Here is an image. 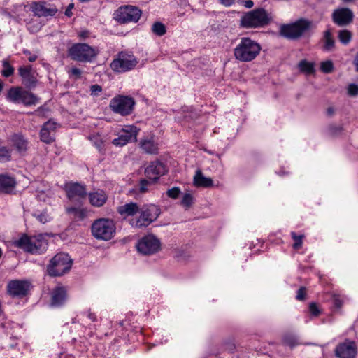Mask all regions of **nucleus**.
<instances>
[{
    "instance_id": "obj_1",
    "label": "nucleus",
    "mask_w": 358,
    "mask_h": 358,
    "mask_svg": "<svg viewBox=\"0 0 358 358\" xmlns=\"http://www.w3.org/2000/svg\"><path fill=\"white\" fill-rule=\"evenodd\" d=\"M315 28L313 22L306 18H299L294 22L282 24L280 35L287 39L296 41Z\"/></svg>"
},
{
    "instance_id": "obj_2",
    "label": "nucleus",
    "mask_w": 358,
    "mask_h": 358,
    "mask_svg": "<svg viewBox=\"0 0 358 358\" xmlns=\"http://www.w3.org/2000/svg\"><path fill=\"white\" fill-rule=\"evenodd\" d=\"M262 47L256 41L249 37H242L234 49V58L241 62L254 60L260 53Z\"/></svg>"
},
{
    "instance_id": "obj_3",
    "label": "nucleus",
    "mask_w": 358,
    "mask_h": 358,
    "mask_svg": "<svg viewBox=\"0 0 358 358\" xmlns=\"http://www.w3.org/2000/svg\"><path fill=\"white\" fill-rule=\"evenodd\" d=\"M139 216L129 220L131 227L145 228L154 222L161 214L160 208L155 204H145L140 207Z\"/></svg>"
},
{
    "instance_id": "obj_4",
    "label": "nucleus",
    "mask_w": 358,
    "mask_h": 358,
    "mask_svg": "<svg viewBox=\"0 0 358 358\" xmlns=\"http://www.w3.org/2000/svg\"><path fill=\"white\" fill-rule=\"evenodd\" d=\"M91 233L94 238L99 241H110L116 234V224L109 218H99L91 225Z\"/></svg>"
},
{
    "instance_id": "obj_5",
    "label": "nucleus",
    "mask_w": 358,
    "mask_h": 358,
    "mask_svg": "<svg viewBox=\"0 0 358 358\" xmlns=\"http://www.w3.org/2000/svg\"><path fill=\"white\" fill-rule=\"evenodd\" d=\"M96 48L84 43L73 44L68 49V56L73 61L79 62H92L99 55Z\"/></svg>"
},
{
    "instance_id": "obj_6",
    "label": "nucleus",
    "mask_w": 358,
    "mask_h": 358,
    "mask_svg": "<svg viewBox=\"0 0 358 358\" xmlns=\"http://www.w3.org/2000/svg\"><path fill=\"white\" fill-rule=\"evenodd\" d=\"M270 21L266 10L260 8L246 13L241 17L240 24L244 28H257L268 25Z\"/></svg>"
},
{
    "instance_id": "obj_7",
    "label": "nucleus",
    "mask_w": 358,
    "mask_h": 358,
    "mask_svg": "<svg viewBox=\"0 0 358 358\" xmlns=\"http://www.w3.org/2000/svg\"><path fill=\"white\" fill-rule=\"evenodd\" d=\"M73 261L68 254L60 252L55 255L47 266V273L50 276H61L71 269Z\"/></svg>"
},
{
    "instance_id": "obj_8",
    "label": "nucleus",
    "mask_w": 358,
    "mask_h": 358,
    "mask_svg": "<svg viewBox=\"0 0 358 358\" xmlns=\"http://www.w3.org/2000/svg\"><path fill=\"white\" fill-rule=\"evenodd\" d=\"M138 63V59L131 52L121 51L115 56L110 67L114 72L122 73L134 69Z\"/></svg>"
},
{
    "instance_id": "obj_9",
    "label": "nucleus",
    "mask_w": 358,
    "mask_h": 358,
    "mask_svg": "<svg viewBox=\"0 0 358 358\" xmlns=\"http://www.w3.org/2000/svg\"><path fill=\"white\" fill-rule=\"evenodd\" d=\"M142 15V11L134 6H122L113 13V19L119 24L137 22Z\"/></svg>"
},
{
    "instance_id": "obj_10",
    "label": "nucleus",
    "mask_w": 358,
    "mask_h": 358,
    "mask_svg": "<svg viewBox=\"0 0 358 358\" xmlns=\"http://www.w3.org/2000/svg\"><path fill=\"white\" fill-rule=\"evenodd\" d=\"M7 99L15 103H23L25 106L35 105L39 99L32 92L21 87H12L8 91Z\"/></svg>"
},
{
    "instance_id": "obj_11",
    "label": "nucleus",
    "mask_w": 358,
    "mask_h": 358,
    "mask_svg": "<svg viewBox=\"0 0 358 358\" xmlns=\"http://www.w3.org/2000/svg\"><path fill=\"white\" fill-rule=\"evenodd\" d=\"M136 104L134 98L129 96L118 95L110 100L109 106L115 113L122 116L130 115Z\"/></svg>"
},
{
    "instance_id": "obj_12",
    "label": "nucleus",
    "mask_w": 358,
    "mask_h": 358,
    "mask_svg": "<svg viewBox=\"0 0 358 358\" xmlns=\"http://www.w3.org/2000/svg\"><path fill=\"white\" fill-rule=\"evenodd\" d=\"M138 251L145 255H150L157 252L160 250L161 243L159 240L152 234L143 237L137 243Z\"/></svg>"
},
{
    "instance_id": "obj_13",
    "label": "nucleus",
    "mask_w": 358,
    "mask_h": 358,
    "mask_svg": "<svg viewBox=\"0 0 358 358\" xmlns=\"http://www.w3.org/2000/svg\"><path fill=\"white\" fill-rule=\"evenodd\" d=\"M30 287L31 283L28 280H13L8 282L6 289L13 298L22 299L28 294Z\"/></svg>"
},
{
    "instance_id": "obj_14",
    "label": "nucleus",
    "mask_w": 358,
    "mask_h": 358,
    "mask_svg": "<svg viewBox=\"0 0 358 358\" xmlns=\"http://www.w3.org/2000/svg\"><path fill=\"white\" fill-rule=\"evenodd\" d=\"M139 129L134 125L126 126L123 128L117 138H114L113 144L116 146H124L128 143L137 141Z\"/></svg>"
},
{
    "instance_id": "obj_15",
    "label": "nucleus",
    "mask_w": 358,
    "mask_h": 358,
    "mask_svg": "<svg viewBox=\"0 0 358 358\" xmlns=\"http://www.w3.org/2000/svg\"><path fill=\"white\" fill-rule=\"evenodd\" d=\"M334 352L337 358H355L357 353V345L355 341L346 339L337 345Z\"/></svg>"
},
{
    "instance_id": "obj_16",
    "label": "nucleus",
    "mask_w": 358,
    "mask_h": 358,
    "mask_svg": "<svg viewBox=\"0 0 358 358\" xmlns=\"http://www.w3.org/2000/svg\"><path fill=\"white\" fill-rule=\"evenodd\" d=\"M18 73L22 78V84L27 88L31 90L36 86L38 82L36 73L33 70L31 65L20 66Z\"/></svg>"
},
{
    "instance_id": "obj_17",
    "label": "nucleus",
    "mask_w": 358,
    "mask_h": 358,
    "mask_svg": "<svg viewBox=\"0 0 358 358\" xmlns=\"http://www.w3.org/2000/svg\"><path fill=\"white\" fill-rule=\"evenodd\" d=\"M332 21L338 27H345L352 22L354 14L348 8H338L332 13Z\"/></svg>"
},
{
    "instance_id": "obj_18",
    "label": "nucleus",
    "mask_w": 358,
    "mask_h": 358,
    "mask_svg": "<svg viewBox=\"0 0 358 358\" xmlns=\"http://www.w3.org/2000/svg\"><path fill=\"white\" fill-rule=\"evenodd\" d=\"M166 172V166L159 161H155L145 169V175L152 183H155Z\"/></svg>"
},
{
    "instance_id": "obj_19",
    "label": "nucleus",
    "mask_w": 358,
    "mask_h": 358,
    "mask_svg": "<svg viewBox=\"0 0 358 358\" xmlns=\"http://www.w3.org/2000/svg\"><path fill=\"white\" fill-rule=\"evenodd\" d=\"M65 191L69 199H73L76 197L84 199L87 195L86 186L78 182L67 184L65 187Z\"/></svg>"
},
{
    "instance_id": "obj_20",
    "label": "nucleus",
    "mask_w": 358,
    "mask_h": 358,
    "mask_svg": "<svg viewBox=\"0 0 358 358\" xmlns=\"http://www.w3.org/2000/svg\"><path fill=\"white\" fill-rule=\"evenodd\" d=\"M12 146L20 155H24L29 149V141L21 133L13 134L9 137Z\"/></svg>"
},
{
    "instance_id": "obj_21",
    "label": "nucleus",
    "mask_w": 358,
    "mask_h": 358,
    "mask_svg": "<svg viewBox=\"0 0 358 358\" xmlns=\"http://www.w3.org/2000/svg\"><path fill=\"white\" fill-rule=\"evenodd\" d=\"M57 128V123L48 120L43 124L40 131V138L41 141L50 144L55 141V131Z\"/></svg>"
},
{
    "instance_id": "obj_22",
    "label": "nucleus",
    "mask_w": 358,
    "mask_h": 358,
    "mask_svg": "<svg viewBox=\"0 0 358 358\" xmlns=\"http://www.w3.org/2000/svg\"><path fill=\"white\" fill-rule=\"evenodd\" d=\"M31 9L38 17L54 16L57 13V9L55 6L48 7L45 2H33Z\"/></svg>"
},
{
    "instance_id": "obj_23",
    "label": "nucleus",
    "mask_w": 358,
    "mask_h": 358,
    "mask_svg": "<svg viewBox=\"0 0 358 358\" xmlns=\"http://www.w3.org/2000/svg\"><path fill=\"white\" fill-rule=\"evenodd\" d=\"M67 299V290L63 286L54 288L51 293L50 305L53 307L62 306Z\"/></svg>"
},
{
    "instance_id": "obj_24",
    "label": "nucleus",
    "mask_w": 358,
    "mask_h": 358,
    "mask_svg": "<svg viewBox=\"0 0 358 358\" xmlns=\"http://www.w3.org/2000/svg\"><path fill=\"white\" fill-rule=\"evenodd\" d=\"M87 196H88L90 203L94 207H102L108 200L106 193L102 189L91 192Z\"/></svg>"
},
{
    "instance_id": "obj_25",
    "label": "nucleus",
    "mask_w": 358,
    "mask_h": 358,
    "mask_svg": "<svg viewBox=\"0 0 358 358\" xmlns=\"http://www.w3.org/2000/svg\"><path fill=\"white\" fill-rule=\"evenodd\" d=\"M15 179L7 174H0V194H10L16 186Z\"/></svg>"
},
{
    "instance_id": "obj_26",
    "label": "nucleus",
    "mask_w": 358,
    "mask_h": 358,
    "mask_svg": "<svg viewBox=\"0 0 358 358\" xmlns=\"http://www.w3.org/2000/svg\"><path fill=\"white\" fill-rule=\"evenodd\" d=\"M139 210L140 206L134 202L127 203L117 208V213L124 219L136 215Z\"/></svg>"
},
{
    "instance_id": "obj_27",
    "label": "nucleus",
    "mask_w": 358,
    "mask_h": 358,
    "mask_svg": "<svg viewBox=\"0 0 358 358\" xmlns=\"http://www.w3.org/2000/svg\"><path fill=\"white\" fill-rule=\"evenodd\" d=\"M32 254H41L48 248V241L42 234L31 236Z\"/></svg>"
},
{
    "instance_id": "obj_28",
    "label": "nucleus",
    "mask_w": 358,
    "mask_h": 358,
    "mask_svg": "<svg viewBox=\"0 0 358 358\" xmlns=\"http://www.w3.org/2000/svg\"><path fill=\"white\" fill-rule=\"evenodd\" d=\"M13 245L26 252L32 254L31 236L27 234H21L18 239L13 241Z\"/></svg>"
},
{
    "instance_id": "obj_29",
    "label": "nucleus",
    "mask_w": 358,
    "mask_h": 358,
    "mask_svg": "<svg viewBox=\"0 0 358 358\" xmlns=\"http://www.w3.org/2000/svg\"><path fill=\"white\" fill-rule=\"evenodd\" d=\"M194 185L197 187L208 188L213 186V181L210 178L205 177L201 170L197 169L194 176Z\"/></svg>"
},
{
    "instance_id": "obj_30",
    "label": "nucleus",
    "mask_w": 358,
    "mask_h": 358,
    "mask_svg": "<svg viewBox=\"0 0 358 358\" xmlns=\"http://www.w3.org/2000/svg\"><path fill=\"white\" fill-rule=\"evenodd\" d=\"M322 41L323 43L322 48L323 51L330 52L335 48V40L330 29L324 31Z\"/></svg>"
},
{
    "instance_id": "obj_31",
    "label": "nucleus",
    "mask_w": 358,
    "mask_h": 358,
    "mask_svg": "<svg viewBox=\"0 0 358 358\" xmlns=\"http://www.w3.org/2000/svg\"><path fill=\"white\" fill-rule=\"evenodd\" d=\"M141 148L148 154H157V144L152 139H145L140 143Z\"/></svg>"
},
{
    "instance_id": "obj_32",
    "label": "nucleus",
    "mask_w": 358,
    "mask_h": 358,
    "mask_svg": "<svg viewBox=\"0 0 358 358\" xmlns=\"http://www.w3.org/2000/svg\"><path fill=\"white\" fill-rule=\"evenodd\" d=\"M66 212L78 220H83L87 217V210L85 208L71 207L66 209Z\"/></svg>"
},
{
    "instance_id": "obj_33",
    "label": "nucleus",
    "mask_w": 358,
    "mask_h": 358,
    "mask_svg": "<svg viewBox=\"0 0 358 358\" xmlns=\"http://www.w3.org/2000/svg\"><path fill=\"white\" fill-rule=\"evenodd\" d=\"M299 68L301 72L308 75H310L315 72L314 64L313 62H309L306 59L301 60L299 63Z\"/></svg>"
},
{
    "instance_id": "obj_34",
    "label": "nucleus",
    "mask_w": 358,
    "mask_h": 358,
    "mask_svg": "<svg viewBox=\"0 0 358 358\" xmlns=\"http://www.w3.org/2000/svg\"><path fill=\"white\" fill-rule=\"evenodd\" d=\"M352 33L348 29H342L338 32V38L339 41L346 45H348L352 40Z\"/></svg>"
},
{
    "instance_id": "obj_35",
    "label": "nucleus",
    "mask_w": 358,
    "mask_h": 358,
    "mask_svg": "<svg viewBox=\"0 0 358 358\" xmlns=\"http://www.w3.org/2000/svg\"><path fill=\"white\" fill-rule=\"evenodd\" d=\"M282 343L285 345H287L291 348L298 345L299 342L298 341L297 338L291 334H286L282 337Z\"/></svg>"
},
{
    "instance_id": "obj_36",
    "label": "nucleus",
    "mask_w": 358,
    "mask_h": 358,
    "mask_svg": "<svg viewBox=\"0 0 358 358\" xmlns=\"http://www.w3.org/2000/svg\"><path fill=\"white\" fill-rule=\"evenodd\" d=\"M151 29L152 33L157 36H162L166 33V26L160 22H154Z\"/></svg>"
},
{
    "instance_id": "obj_37",
    "label": "nucleus",
    "mask_w": 358,
    "mask_h": 358,
    "mask_svg": "<svg viewBox=\"0 0 358 358\" xmlns=\"http://www.w3.org/2000/svg\"><path fill=\"white\" fill-rule=\"evenodd\" d=\"M1 75L5 78H8L14 73L15 69L11 66L7 59H4L2 62Z\"/></svg>"
},
{
    "instance_id": "obj_38",
    "label": "nucleus",
    "mask_w": 358,
    "mask_h": 358,
    "mask_svg": "<svg viewBox=\"0 0 358 358\" xmlns=\"http://www.w3.org/2000/svg\"><path fill=\"white\" fill-rule=\"evenodd\" d=\"M90 140L92 142L93 145L99 150L100 152H103L105 150L104 143L102 138L99 135H93L89 137Z\"/></svg>"
},
{
    "instance_id": "obj_39",
    "label": "nucleus",
    "mask_w": 358,
    "mask_h": 358,
    "mask_svg": "<svg viewBox=\"0 0 358 358\" xmlns=\"http://www.w3.org/2000/svg\"><path fill=\"white\" fill-rule=\"evenodd\" d=\"M291 236L294 241L292 245L293 248L296 250L301 249L302 247L303 238H304V235H297L296 232L292 231L291 233Z\"/></svg>"
},
{
    "instance_id": "obj_40",
    "label": "nucleus",
    "mask_w": 358,
    "mask_h": 358,
    "mask_svg": "<svg viewBox=\"0 0 358 358\" xmlns=\"http://www.w3.org/2000/svg\"><path fill=\"white\" fill-rule=\"evenodd\" d=\"M321 71L325 73H329L334 70V64L331 60L322 62L320 66Z\"/></svg>"
},
{
    "instance_id": "obj_41",
    "label": "nucleus",
    "mask_w": 358,
    "mask_h": 358,
    "mask_svg": "<svg viewBox=\"0 0 358 358\" xmlns=\"http://www.w3.org/2000/svg\"><path fill=\"white\" fill-rule=\"evenodd\" d=\"M193 203V196L189 193H186L183 195L181 200V204L186 207L189 208Z\"/></svg>"
},
{
    "instance_id": "obj_42",
    "label": "nucleus",
    "mask_w": 358,
    "mask_h": 358,
    "mask_svg": "<svg viewBox=\"0 0 358 358\" xmlns=\"http://www.w3.org/2000/svg\"><path fill=\"white\" fill-rule=\"evenodd\" d=\"M308 310L311 315L313 317H318L321 313V311L315 302H311L309 303Z\"/></svg>"
},
{
    "instance_id": "obj_43",
    "label": "nucleus",
    "mask_w": 358,
    "mask_h": 358,
    "mask_svg": "<svg viewBox=\"0 0 358 358\" xmlns=\"http://www.w3.org/2000/svg\"><path fill=\"white\" fill-rule=\"evenodd\" d=\"M180 194V189L179 187H173L170 189H169L166 192V194L171 199H177Z\"/></svg>"
},
{
    "instance_id": "obj_44",
    "label": "nucleus",
    "mask_w": 358,
    "mask_h": 358,
    "mask_svg": "<svg viewBox=\"0 0 358 358\" xmlns=\"http://www.w3.org/2000/svg\"><path fill=\"white\" fill-rule=\"evenodd\" d=\"M306 288L305 287H301L296 292V299L298 301H305L306 299Z\"/></svg>"
},
{
    "instance_id": "obj_45",
    "label": "nucleus",
    "mask_w": 358,
    "mask_h": 358,
    "mask_svg": "<svg viewBox=\"0 0 358 358\" xmlns=\"http://www.w3.org/2000/svg\"><path fill=\"white\" fill-rule=\"evenodd\" d=\"M69 76L73 77L75 80H78L81 78L82 71L77 67H73L69 71Z\"/></svg>"
},
{
    "instance_id": "obj_46",
    "label": "nucleus",
    "mask_w": 358,
    "mask_h": 358,
    "mask_svg": "<svg viewBox=\"0 0 358 358\" xmlns=\"http://www.w3.org/2000/svg\"><path fill=\"white\" fill-rule=\"evenodd\" d=\"M150 183H152V181L150 182L149 180H148L146 179L141 180L140 182H139V186H140L139 191H140V192L141 193L146 192L148 191V186Z\"/></svg>"
},
{
    "instance_id": "obj_47",
    "label": "nucleus",
    "mask_w": 358,
    "mask_h": 358,
    "mask_svg": "<svg viewBox=\"0 0 358 358\" xmlns=\"http://www.w3.org/2000/svg\"><path fill=\"white\" fill-rule=\"evenodd\" d=\"M348 94L352 96L358 95V85L356 84H350L348 87Z\"/></svg>"
},
{
    "instance_id": "obj_48",
    "label": "nucleus",
    "mask_w": 358,
    "mask_h": 358,
    "mask_svg": "<svg viewBox=\"0 0 358 358\" xmlns=\"http://www.w3.org/2000/svg\"><path fill=\"white\" fill-rule=\"evenodd\" d=\"M102 92V87L101 85L95 84L90 86V93L92 96H99Z\"/></svg>"
},
{
    "instance_id": "obj_49",
    "label": "nucleus",
    "mask_w": 358,
    "mask_h": 358,
    "mask_svg": "<svg viewBox=\"0 0 358 358\" xmlns=\"http://www.w3.org/2000/svg\"><path fill=\"white\" fill-rule=\"evenodd\" d=\"M333 303L337 308H341L343 306V301L338 295L333 296Z\"/></svg>"
},
{
    "instance_id": "obj_50",
    "label": "nucleus",
    "mask_w": 358,
    "mask_h": 358,
    "mask_svg": "<svg viewBox=\"0 0 358 358\" xmlns=\"http://www.w3.org/2000/svg\"><path fill=\"white\" fill-rule=\"evenodd\" d=\"M23 53H24V55H29L28 60H29V62H33L36 61V59H37V56H36V55H34V54H31V53L30 52V51H29V50H24V51H23Z\"/></svg>"
},
{
    "instance_id": "obj_51",
    "label": "nucleus",
    "mask_w": 358,
    "mask_h": 358,
    "mask_svg": "<svg viewBox=\"0 0 358 358\" xmlns=\"http://www.w3.org/2000/svg\"><path fill=\"white\" fill-rule=\"evenodd\" d=\"M37 220L41 223H46L48 222L47 215L45 213H41L36 216Z\"/></svg>"
},
{
    "instance_id": "obj_52",
    "label": "nucleus",
    "mask_w": 358,
    "mask_h": 358,
    "mask_svg": "<svg viewBox=\"0 0 358 358\" xmlns=\"http://www.w3.org/2000/svg\"><path fill=\"white\" fill-rule=\"evenodd\" d=\"M73 7H74L73 3H70V4L67 6V8H66V10H65V15H66L67 17H71L72 16L73 13H72V11H71V10H72V9L73 8Z\"/></svg>"
},
{
    "instance_id": "obj_53",
    "label": "nucleus",
    "mask_w": 358,
    "mask_h": 358,
    "mask_svg": "<svg viewBox=\"0 0 358 358\" xmlns=\"http://www.w3.org/2000/svg\"><path fill=\"white\" fill-rule=\"evenodd\" d=\"M220 3L227 7L231 6L235 3V0H219Z\"/></svg>"
},
{
    "instance_id": "obj_54",
    "label": "nucleus",
    "mask_w": 358,
    "mask_h": 358,
    "mask_svg": "<svg viewBox=\"0 0 358 358\" xmlns=\"http://www.w3.org/2000/svg\"><path fill=\"white\" fill-rule=\"evenodd\" d=\"M243 5L247 8H250L253 6L254 3L252 0H246L243 1Z\"/></svg>"
},
{
    "instance_id": "obj_55",
    "label": "nucleus",
    "mask_w": 358,
    "mask_h": 358,
    "mask_svg": "<svg viewBox=\"0 0 358 358\" xmlns=\"http://www.w3.org/2000/svg\"><path fill=\"white\" fill-rule=\"evenodd\" d=\"M87 317L89 319H90L92 322L97 321V317L96 315L94 313H92L90 311H88L87 313Z\"/></svg>"
},
{
    "instance_id": "obj_56",
    "label": "nucleus",
    "mask_w": 358,
    "mask_h": 358,
    "mask_svg": "<svg viewBox=\"0 0 358 358\" xmlns=\"http://www.w3.org/2000/svg\"><path fill=\"white\" fill-rule=\"evenodd\" d=\"M90 32L88 31H83L79 34V36L83 39L88 38Z\"/></svg>"
},
{
    "instance_id": "obj_57",
    "label": "nucleus",
    "mask_w": 358,
    "mask_h": 358,
    "mask_svg": "<svg viewBox=\"0 0 358 358\" xmlns=\"http://www.w3.org/2000/svg\"><path fill=\"white\" fill-rule=\"evenodd\" d=\"M353 64L355 65V70L356 71L358 72V52H357V54L355 55V57L354 58V60H353Z\"/></svg>"
},
{
    "instance_id": "obj_58",
    "label": "nucleus",
    "mask_w": 358,
    "mask_h": 358,
    "mask_svg": "<svg viewBox=\"0 0 358 358\" xmlns=\"http://www.w3.org/2000/svg\"><path fill=\"white\" fill-rule=\"evenodd\" d=\"M328 115H332L334 113V109L332 107H329L327 110Z\"/></svg>"
},
{
    "instance_id": "obj_59",
    "label": "nucleus",
    "mask_w": 358,
    "mask_h": 358,
    "mask_svg": "<svg viewBox=\"0 0 358 358\" xmlns=\"http://www.w3.org/2000/svg\"><path fill=\"white\" fill-rule=\"evenodd\" d=\"M3 83L0 80V93L3 90Z\"/></svg>"
},
{
    "instance_id": "obj_60",
    "label": "nucleus",
    "mask_w": 358,
    "mask_h": 358,
    "mask_svg": "<svg viewBox=\"0 0 358 358\" xmlns=\"http://www.w3.org/2000/svg\"><path fill=\"white\" fill-rule=\"evenodd\" d=\"M79 1H81V2H88L90 0H79Z\"/></svg>"
},
{
    "instance_id": "obj_61",
    "label": "nucleus",
    "mask_w": 358,
    "mask_h": 358,
    "mask_svg": "<svg viewBox=\"0 0 358 358\" xmlns=\"http://www.w3.org/2000/svg\"><path fill=\"white\" fill-rule=\"evenodd\" d=\"M2 254H3V252H2V250H1V248H0V258H1V256H2Z\"/></svg>"
}]
</instances>
